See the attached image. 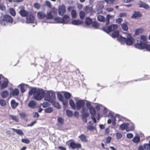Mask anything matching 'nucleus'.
Here are the masks:
<instances>
[{
  "instance_id": "0eeeda50",
  "label": "nucleus",
  "mask_w": 150,
  "mask_h": 150,
  "mask_svg": "<svg viewBox=\"0 0 150 150\" xmlns=\"http://www.w3.org/2000/svg\"><path fill=\"white\" fill-rule=\"evenodd\" d=\"M57 9L54 7L52 8L50 12L47 13L46 18L48 19H53L57 15Z\"/></svg>"
},
{
  "instance_id": "bf43d9fd",
  "label": "nucleus",
  "mask_w": 150,
  "mask_h": 150,
  "mask_svg": "<svg viewBox=\"0 0 150 150\" xmlns=\"http://www.w3.org/2000/svg\"><path fill=\"white\" fill-rule=\"evenodd\" d=\"M45 4L48 7L50 8H51L52 4L49 1H45Z\"/></svg>"
},
{
  "instance_id": "f03ea898",
  "label": "nucleus",
  "mask_w": 150,
  "mask_h": 150,
  "mask_svg": "<svg viewBox=\"0 0 150 150\" xmlns=\"http://www.w3.org/2000/svg\"><path fill=\"white\" fill-rule=\"evenodd\" d=\"M114 18V16H111L109 14L107 15L106 18V25L103 27L102 29L103 31L108 33L115 30L118 27L117 25L114 24L110 25L108 26H107L110 23V19H113Z\"/></svg>"
},
{
  "instance_id": "9d476101",
  "label": "nucleus",
  "mask_w": 150,
  "mask_h": 150,
  "mask_svg": "<svg viewBox=\"0 0 150 150\" xmlns=\"http://www.w3.org/2000/svg\"><path fill=\"white\" fill-rule=\"evenodd\" d=\"M85 104V102L83 100H80L76 101V109L79 110L84 106Z\"/></svg>"
},
{
  "instance_id": "4468645a",
  "label": "nucleus",
  "mask_w": 150,
  "mask_h": 150,
  "mask_svg": "<svg viewBox=\"0 0 150 150\" xmlns=\"http://www.w3.org/2000/svg\"><path fill=\"white\" fill-rule=\"evenodd\" d=\"M19 13L23 17H27L28 15L29 12L25 10L24 8H22L19 12Z\"/></svg>"
},
{
  "instance_id": "c9c22d12",
  "label": "nucleus",
  "mask_w": 150,
  "mask_h": 150,
  "mask_svg": "<svg viewBox=\"0 0 150 150\" xmlns=\"http://www.w3.org/2000/svg\"><path fill=\"white\" fill-rule=\"evenodd\" d=\"M8 85V80L4 81L1 86V88L4 89L6 88Z\"/></svg>"
},
{
  "instance_id": "c85d7f7f",
  "label": "nucleus",
  "mask_w": 150,
  "mask_h": 150,
  "mask_svg": "<svg viewBox=\"0 0 150 150\" xmlns=\"http://www.w3.org/2000/svg\"><path fill=\"white\" fill-rule=\"evenodd\" d=\"M132 141L133 142L137 144L140 141V138L139 136H135L133 138Z\"/></svg>"
},
{
  "instance_id": "a878e982",
  "label": "nucleus",
  "mask_w": 150,
  "mask_h": 150,
  "mask_svg": "<svg viewBox=\"0 0 150 150\" xmlns=\"http://www.w3.org/2000/svg\"><path fill=\"white\" fill-rule=\"evenodd\" d=\"M89 112L91 116H95L96 112V111L93 107L90 108H89Z\"/></svg>"
},
{
  "instance_id": "a211bd4d",
  "label": "nucleus",
  "mask_w": 150,
  "mask_h": 150,
  "mask_svg": "<svg viewBox=\"0 0 150 150\" xmlns=\"http://www.w3.org/2000/svg\"><path fill=\"white\" fill-rule=\"evenodd\" d=\"M142 14L138 11H134V13L132 16L131 17L135 18H139L142 16Z\"/></svg>"
},
{
  "instance_id": "79ce46f5",
  "label": "nucleus",
  "mask_w": 150,
  "mask_h": 150,
  "mask_svg": "<svg viewBox=\"0 0 150 150\" xmlns=\"http://www.w3.org/2000/svg\"><path fill=\"white\" fill-rule=\"evenodd\" d=\"M45 112L47 113H50L53 111V109L52 108L49 107L44 110Z\"/></svg>"
},
{
  "instance_id": "dca6fc26",
  "label": "nucleus",
  "mask_w": 150,
  "mask_h": 150,
  "mask_svg": "<svg viewBox=\"0 0 150 150\" xmlns=\"http://www.w3.org/2000/svg\"><path fill=\"white\" fill-rule=\"evenodd\" d=\"M79 138L82 142L87 143L88 140L86 136L83 134H82L79 136Z\"/></svg>"
},
{
  "instance_id": "58836bf2",
  "label": "nucleus",
  "mask_w": 150,
  "mask_h": 150,
  "mask_svg": "<svg viewBox=\"0 0 150 150\" xmlns=\"http://www.w3.org/2000/svg\"><path fill=\"white\" fill-rule=\"evenodd\" d=\"M9 12L10 14L12 16H14L16 15V13L15 10L12 8H10L9 9Z\"/></svg>"
},
{
  "instance_id": "8fccbe9b",
  "label": "nucleus",
  "mask_w": 150,
  "mask_h": 150,
  "mask_svg": "<svg viewBox=\"0 0 150 150\" xmlns=\"http://www.w3.org/2000/svg\"><path fill=\"white\" fill-rule=\"evenodd\" d=\"M21 141L23 143L26 144H28L30 142V141L29 140L25 138L22 139Z\"/></svg>"
},
{
  "instance_id": "052dcab7",
  "label": "nucleus",
  "mask_w": 150,
  "mask_h": 150,
  "mask_svg": "<svg viewBox=\"0 0 150 150\" xmlns=\"http://www.w3.org/2000/svg\"><path fill=\"white\" fill-rule=\"evenodd\" d=\"M126 136L127 138H132L133 137V134L131 133H127L126 135Z\"/></svg>"
},
{
  "instance_id": "412c9836",
  "label": "nucleus",
  "mask_w": 150,
  "mask_h": 150,
  "mask_svg": "<svg viewBox=\"0 0 150 150\" xmlns=\"http://www.w3.org/2000/svg\"><path fill=\"white\" fill-rule=\"evenodd\" d=\"M83 21L80 20H73L71 22L72 24L74 25H79L82 23Z\"/></svg>"
},
{
  "instance_id": "f8f14e48",
  "label": "nucleus",
  "mask_w": 150,
  "mask_h": 150,
  "mask_svg": "<svg viewBox=\"0 0 150 150\" xmlns=\"http://www.w3.org/2000/svg\"><path fill=\"white\" fill-rule=\"evenodd\" d=\"M138 4L139 7L143 8L147 10H149L150 8L149 6L143 1H140Z\"/></svg>"
},
{
  "instance_id": "9b49d317",
  "label": "nucleus",
  "mask_w": 150,
  "mask_h": 150,
  "mask_svg": "<svg viewBox=\"0 0 150 150\" xmlns=\"http://www.w3.org/2000/svg\"><path fill=\"white\" fill-rule=\"evenodd\" d=\"M58 9V13L61 16H62L66 11V7L64 4L59 6Z\"/></svg>"
},
{
  "instance_id": "864d4df0",
  "label": "nucleus",
  "mask_w": 150,
  "mask_h": 150,
  "mask_svg": "<svg viewBox=\"0 0 150 150\" xmlns=\"http://www.w3.org/2000/svg\"><path fill=\"white\" fill-rule=\"evenodd\" d=\"M57 121L58 122L61 124H62L64 123V120L63 118L61 117H58L57 119Z\"/></svg>"
},
{
  "instance_id": "f257e3e1",
  "label": "nucleus",
  "mask_w": 150,
  "mask_h": 150,
  "mask_svg": "<svg viewBox=\"0 0 150 150\" xmlns=\"http://www.w3.org/2000/svg\"><path fill=\"white\" fill-rule=\"evenodd\" d=\"M28 94L30 96L33 94V97L35 100H40L45 96V92L42 89L33 88L30 90Z\"/></svg>"
},
{
  "instance_id": "cd10ccee",
  "label": "nucleus",
  "mask_w": 150,
  "mask_h": 150,
  "mask_svg": "<svg viewBox=\"0 0 150 150\" xmlns=\"http://www.w3.org/2000/svg\"><path fill=\"white\" fill-rule=\"evenodd\" d=\"M1 95L3 98H6L9 95V92L7 91H3L1 93Z\"/></svg>"
},
{
  "instance_id": "603ef678",
  "label": "nucleus",
  "mask_w": 150,
  "mask_h": 150,
  "mask_svg": "<svg viewBox=\"0 0 150 150\" xmlns=\"http://www.w3.org/2000/svg\"><path fill=\"white\" fill-rule=\"evenodd\" d=\"M58 98L59 100L63 101L64 100L63 97L62 95L60 93H58L57 95Z\"/></svg>"
},
{
  "instance_id": "ddd939ff",
  "label": "nucleus",
  "mask_w": 150,
  "mask_h": 150,
  "mask_svg": "<svg viewBox=\"0 0 150 150\" xmlns=\"http://www.w3.org/2000/svg\"><path fill=\"white\" fill-rule=\"evenodd\" d=\"M37 15L38 18L40 20H42L47 17L46 13L42 11H40L38 12L37 13Z\"/></svg>"
},
{
  "instance_id": "4d7b16f0",
  "label": "nucleus",
  "mask_w": 150,
  "mask_h": 150,
  "mask_svg": "<svg viewBox=\"0 0 150 150\" xmlns=\"http://www.w3.org/2000/svg\"><path fill=\"white\" fill-rule=\"evenodd\" d=\"M134 127L133 126H131L130 127H127V128L126 129L127 132H129L130 131H132L134 130Z\"/></svg>"
},
{
  "instance_id": "774afa93",
  "label": "nucleus",
  "mask_w": 150,
  "mask_h": 150,
  "mask_svg": "<svg viewBox=\"0 0 150 150\" xmlns=\"http://www.w3.org/2000/svg\"><path fill=\"white\" fill-rule=\"evenodd\" d=\"M58 148L60 150H66V148L62 146H59Z\"/></svg>"
},
{
  "instance_id": "4c0bfd02",
  "label": "nucleus",
  "mask_w": 150,
  "mask_h": 150,
  "mask_svg": "<svg viewBox=\"0 0 150 150\" xmlns=\"http://www.w3.org/2000/svg\"><path fill=\"white\" fill-rule=\"evenodd\" d=\"M71 14L72 18H75L77 16V13L75 10H71Z\"/></svg>"
},
{
  "instance_id": "473e14b6",
  "label": "nucleus",
  "mask_w": 150,
  "mask_h": 150,
  "mask_svg": "<svg viewBox=\"0 0 150 150\" xmlns=\"http://www.w3.org/2000/svg\"><path fill=\"white\" fill-rule=\"evenodd\" d=\"M144 31V29L142 28H140L137 29L135 31V34L138 35L142 33Z\"/></svg>"
},
{
  "instance_id": "6ab92c4d",
  "label": "nucleus",
  "mask_w": 150,
  "mask_h": 150,
  "mask_svg": "<svg viewBox=\"0 0 150 150\" xmlns=\"http://www.w3.org/2000/svg\"><path fill=\"white\" fill-rule=\"evenodd\" d=\"M11 105L12 108L15 109L18 105V103L16 102L15 100L12 99L11 101Z\"/></svg>"
},
{
  "instance_id": "4be33fe9",
  "label": "nucleus",
  "mask_w": 150,
  "mask_h": 150,
  "mask_svg": "<svg viewBox=\"0 0 150 150\" xmlns=\"http://www.w3.org/2000/svg\"><path fill=\"white\" fill-rule=\"evenodd\" d=\"M50 103H51L52 105L56 108L59 109L60 108V105L58 102L55 101V100H53L52 101V102H50Z\"/></svg>"
},
{
  "instance_id": "f3484780",
  "label": "nucleus",
  "mask_w": 150,
  "mask_h": 150,
  "mask_svg": "<svg viewBox=\"0 0 150 150\" xmlns=\"http://www.w3.org/2000/svg\"><path fill=\"white\" fill-rule=\"evenodd\" d=\"M37 103L36 101L31 100L28 103V105L31 108H36Z\"/></svg>"
},
{
  "instance_id": "5fc2aeb1",
  "label": "nucleus",
  "mask_w": 150,
  "mask_h": 150,
  "mask_svg": "<svg viewBox=\"0 0 150 150\" xmlns=\"http://www.w3.org/2000/svg\"><path fill=\"white\" fill-rule=\"evenodd\" d=\"M117 0H105V1L107 3L109 4H113L115 3V1Z\"/></svg>"
},
{
  "instance_id": "0e129e2a",
  "label": "nucleus",
  "mask_w": 150,
  "mask_h": 150,
  "mask_svg": "<svg viewBox=\"0 0 150 150\" xmlns=\"http://www.w3.org/2000/svg\"><path fill=\"white\" fill-rule=\"evenodd\" d=\"M140 39L143 41H145L146 39V36L144 35H142L140 36Z\"/></svg>"
},
{
  "instance_id": "a18cd8bd",
  "label": "nucleus",
  "mask_w": 150,
  "mask_h": 150,
  "mask_svg": "<svg viewBox=\"0 0 150 150\" xmlns=\"http://www.w3.org/2000/svg\"><path fill=\"white\" fill-rule=\"evenodd\" d=\"M33 6L35 8L38 9L40 8L41 5L39 3L36 2L34 4Z\"/></svg>"
},
{
  "instance_id": "e2e57ef3",
  "label": "nucleus",
  "mask_w": 150,
  "mask_h": 150,
  "mask_svg": "<svg viewBox=\"0 0 150 150\" xmlns=\"http://www.w3.org/2000/svg\"><path fill=\"white\" fill-rule=\"evenodd\" d=\"M19 114L21 117L23 118H24L26 116V115L25 113L24 112H22L21 113H19Z\"/></svg>"
},
{
  "instance_id": "2f4dec72",
  "label": "nucleus",
  "mask_w": 150,
  "mask_h": 150,
  "mask_svg": "<svg viewBox=\"0 0 150 150\" xmlns=\"http://www.w3.org/2000/svg\"><path fill=\"white\" fill-rule=\"evenodd\" d=\"M19 93V91L16 88H15L13 91L12 94L13 96H18Z\"/></svg>"
},
{
  "instance_id": "09e8293b",
  "label": "nucleus",
  "mask_w": 150,
  "mask_h": 150,
  "mask_svg": "<svg viewBox=\"0 0 150 150\" xmlns=\"http://www.w3.org/2000/svg\"><path fill=\"white\" fill-rule=\"evenodd\" d=\"M112 138L111 137L108 136L105 138V144H109L110 143Z\"/></svg>"
},
{
  "instance_id": "20e7f679",
  "label": "nucleus",
  "mask_w": 150,
  "mask_h": 150,
  "mask_svg": "<svg viewBox=\"0 0 150 150\" xmlns=\"http://www.w3.org/2000/svg\"><path fill=\"white\" fill-rule=\"evenodd\" d=\"M13 19L10 15L5 14L2 18L0 19V24L3 26H5L7 25L8 23H12Z\"/></svg>"
},
{
  "instance_id": "b1692460",
  "label": "nucleus",
  "mask_w": 150,
  "mask_h": 150,
  "mask_svg": "<svg viewBox=\"0 0 150 150\" xmlns=\"http://www.w3.org/2000/svg\"><path fill=\"white\" fill-rule=\"evenodd\" d=\"M11 129L16 132L17 134L20 136H23L24 135V133L22 131L19 129H16L14 128H12Z\"/></svg>"
},
{
  "instance_id": "3c124183",
  "label": "nucleus",
  "mask_w": 150,
  "mask_h": 150,
  "mask_svg": "<svg viewBox=\"0 0 150 150\" xmlns=\"http://www.w3.org/2000/svg\"><path fill=\"white\" fill-rule=\"evenodd\" d=\"M0 105L2 106H4L6 105V102L3 99H0Z\"/></svg>"
},
{
  "instance_id": "423d86ee",
  "label": "nucleus",
  "mask_w": 150,
  "mask_h": 150,
  "mask_svg": "<svg viewBox=\"0 0 150 150\" xmlns=\"http://www.w3.org/2000/svg\"><path fill=\"white\" fill-rule=\"evenodd\" d=\"M44 100L50 102H52L53 100H55V95L54 92L51 91L47 92L45 96Z\"/></svg>"
},
{
  "instance_id": "5701e85b",
  "label": "nucleus",
  "mask_w": 150,
  "mask_h": 150,
  "mask_svg": "<svg viewBox=\"0 0 150 150\" xmlns=\"http://www.w3.org/2000/svg\"><path fill=\"white\" fill-rule=\"evenodd\" d=\"M87 129L89 131H93L95 130H96V125L93 126L92 125H88L86 127Z\"/></svg>"
},
{
  "instance_id": "de8ad7c7",
  "label": "nucleus",
  "mask_w": 150,
  "mask_h": 150,
  "mask_svg": "<svg viewBox=\"0 0 150 150\" xmlns=\"http://www.w3.org/2000/svg\"><path fill=\"white\" fill-rule=\"evenodd\" d=\"M144 150H150V144H144Z\"/></svg>"
},
{
  "instance_id": "69168bd1",
  "label": "nucleus",
  "mask_w": 150,
  "mask_h": 150,
  "mask_svg": "<svg viewBox=\"0 0 150 150\" xmlns=\"http://www.w3.org/2000/svg\"><path fill=\"white\" fill-rule=\"evenodd\" d=\"M20 88L21 91L22 93H23L25 91V89L24 86H21Z\"/></svg>"
},
{
  "instance_id": "7ed1b4c3",
  "label": "nucleus",
  "mask_w": 150,
  "mask_h": 150,
  "mask_svg": "<svg viewBox=\"0 0 150 150\" xmlns=\"http://www.w3.org/2000/svg\"><path fill=\"white\" fill-rule=\"evenodd\" d=\"M118 40L122 44H124L125 43L128 45H132L134 41V40L133 37L130 35L126 38L122 36L118 38Z\"/></svg>"
},
{
  "instance_id": "49530a36",
  "label": "nucleus",
  "mask_w": 150,
  "mask_h": 150,
  "mask_svg": "<svg viewBox=\"0 0 150 150\" xmlns=\"http://www.w3.org/2000/svg\"><path fill=\"white\" fill-rule=\"evenodd\" d=\"M116 138L117 139H120L122 137V134L120 132H117L116 133Z\"/></svg>"
},
{
  "instance_id": "338daca9",
  "label": "nucleus",
  "mask_w": 150,
  "mask_h": 150,
  "mask_svg": "<svg viewBox=\"0 0 150 150\" xmlns=\"http://www.w3.org/2000/svg\"><path fill=\"white\" fill-rule=\"evenodd\" d=\"M122 19L120 18H119L116 19V21L118 23H120L122 21Z\"/></svg>"
},
{
  "instance_id": "e433bc0d",
  "label": "nucleus",
  "mask_w": 150,
  "mask_h": 150,
  "mask_svg": "<svg viewBox=\"0 0 150 150\" xmlns=\"http://www.w3.org/2000/svg\"><path fill=\"white\" fill-rule=\"evenodd\" d=\"M79 16L80 18L82 19L83 20L85 16V12L83 11H81L79 12Z\"/></svg>"
},
{
  "instance_id": "2eb2a0df",
  "label": "nucleus",
  "mask_w": 150,
  "mask_h": 150,
  "mask_svg": "<svg viewBox=\"0 0 150 150\" xmlns=\"http://www.w3.org/2000/svg\"><path fill=\"white\" fill-rule=\"evenodd\" d=\"M129 124L128 123H123L121 124L119 127V129L121 130H126L127 129L128 127Z\"/></svg>"
},
{
  "instance_id": "1a4fd4ad",
  "label": "nucleus",
  "mask_w": 150,
  "mask_h": 150,
  "mask_svg": "<svg viewBox=\"0 0 150 150\" xmlns=\"http://www.w3.org/2000/svg\"><path fill=\"white\" fill-rule=\"evenodd\" d=\"M26 17V22L27 23H33L34 22L35 18L33 13H29Z\"/></svg>"
},
{
  "instance_id": "aec40b11",
  "label": "nucleus",
  "mask_w": 150,
  "mask_h": 150,
  "mask_svg": "<svg viewBox=\"0 0 150 150\" xmlns=\"http://www.w3.org/2000/svg\"><path fill=\"white\" fill-rule=\"evenodd\" d=\"M63 23H68L69 21L70 18L69 16L67 15H65L62 18Z\"/></svg>"
},
{
  "instance_id": "680f3d73",
  "label": "nucleus",
  "mask_w": 150,
  "mask_h": 150,
  "mask_svg": "<svg viewBox=\"0 0 150 150\" xmlns=\"http://www.w3.org/2000/svg\"><path fill=\"white\" fill-rule=\"evenodd\" d=\"M127 14L125 13H120L119 16L121 17H126Z\"/></svg>"
},
{
  "instance_id": "7c9ffc66",
  "label": "nucleus",
  "mask_w": 150,
  "mask_h": 150,
  "mask_svg": "<svg viewBox=\"0 0 150 150\" xmlns=\"http://www.w3.org/2000/svg\"><path fill=\"white\" fill-rule=\"evenodd\" d=\"M92 23L91 19L88 17H87L85 19V23L86 25H89Z\"/></svg>"
},
{
  "instance_id": "c03bdc74",
  "label": "nucleus",
  "mask_w": 150,
  "mask_h": 150,
  "mask_svg": "<svg viewBox=\"0 0 150 150\" xmlns=\"http://www.w3.org/2000/svg\"><path fill=\"white\" fill-rule=\"evenodd\" d=\"M71 95L70 93L68 92H65L64 93V96L67 99H69L71 97Z\"/></svg>"
},
{
  "instance_id": "f704fd0d",
  "label": "nucleus",
  "mask_w": 150,
  "mask_h": 150,
  "mask_svg": "<svg viewBox=\"0 0 150 150\" xmlns=\"http://www.w3.org/2000/svg\"><path fill=\"white\" fill-rule=\"evenodd\" d=\"M9 117L12 120H14L16 122H17L19 121L18 118L16 116L9 115Z\"/></svg>"
},
{
  "instance_id": "39448f33",
  "label": "nucleus",
  "mask_w": 150,
  "mask_h": 150,
  "mask_svg": "<svg viewBox=\"0 0 150 150\" xmlns=\"http://www.w3.org/2000/svg\"><path fill=\"white\" fill-rule=\"evenodd\" d=\"M135 48L141 50L145 49L147 50L150 51V45L147 44L146 42H143L141 41L140 43H137L134 44Z\"/></svg>"
},
{
  "instance_id": "6e6d98bb",
  "label": "nucleus",
  "mask_w": 150,
  "mask_h": 150,
  "mask_svg": "<svg viewBox=\"0 0 150 150\" xmlns=\"http://www.w3.org/2000/svg\"><path fill=\"white\" fill-rule=\"evenodd\" d=\"M50 104L47 102H44L42 104V106L44 108H47V107L49 106Z\"/></svg>"
},
{
  "instance_id": "6e6552de",
  "label": "nucleus",
  "mask_w": 150,
  "mask_h": 150,
  "mask_svg": "<svg viewBox=\"0 0 150 150\" xmlns=\"http://www.w3.org/2000/svg\"><path fill=\"white\" fill-rule=\"evenodd\" d=\"M68 142H70L69 145V147H71L72 149L81 148V144L79 143H76L73 139H70Z\"/></svg>"
},
{
  "instance_id": "bb28decb",
  "label": "nucleus",
  "mask_w": 150,
  "mask_h": 150,
  "mask_svg": "<svg viewBox=\"0 0 150 150\" xmlns=\"http://www.w3.org/2000/svg\"><path fill=\"white\" fill-rule=\"evenodd\" d=\"M119 35V32L118 30L114 31L112 34V37L113 38H117Z\"/></svg>"
},
{
  "instance_id": "13d9d810",
  "label": "nucleus",
  "mask_w": 150,
  "mask_h": 150,
  "mask_svg": "<svg viewBox=\"0 0 150 150\" xmlns=\"http://www.w3.org/2000/svg\"><path fill=\"white\" fill-rule=\"evenodd\" d=\"M89 115V113L88 112H85L83 113L82 115L83 119L84 118H86L87 117H88Z\"/></svg>"
},
{
  "instance_id": "a19ab883",
  "label": "nucleus",
  "mask_w": 150,
  "mask_h": 150,
  "mask_svg": "<svg viewBox=\"0 0 150 150\" xmlns=\"http://www.w3.org/2000/svg\"><path fill=\"white\" fill-rule=\"evenodd\" d=\"M67 115L69 117H71L73 115V112L69 110H67L66 111Z\"/></svg>"
},
{
  "instance_id": "393cba45",
  "label": "nucleus",
  "mask_w": 150,
  "mask_h": 150,
  "mask_svg": "<svg viewBox=\"0 0 150 150\" xmlns=\"http://www.w3.org/2000/svg\"><path fill=\"white\" fill-rule=\"evenodd\" d=\"M69 104L70 106L73 109H76V105L74 103V102L72 99H70L69 100Z\"/></svg>"
},
{
  "instance_id": "37998d69",
  "label": "nucleus",
  "mask_w": 150,
  "mask_h": 150,
  "mask_svg": "<svg viewBox=\"0 0 150 150\" xmlns=\"http://www.w3.org/2000/svg\"><path fill=\"white\" fill-rule=\"evenodd\" d=\"M121 27L123 30L125 31H127L128 29L127 25L125 23L122 24Z\"/></svg>"
},
{
  "instance_id": "72a5a7b5",
  "label": "nucleus",
  "mask_w": 150,
  "mask_h": 150,
  "mask_svg": "<svg viewBox=\"0 0 150 150\" xmlns=\"http://www.w3.org/2000/svg\"><path fill=\"white\" fill-rule=\"evenodd\" d=\"M92 26L96 29L98 28L99 26V24L96 21H94L92 22Z\"/></svg>"
},
{
  "instance_id": "ea45409f",
  "label": "nucleus",
  "mask_w": 150,
  "mask_h": 150,
  "mask_svg": "<svg viewBox=\"0 0 150 150\" xmlns=\"http://www.w3.org/2000/svg\"><path fill=\"white\" fill-rule=\"evenodd\" d=\"M54 19L55 20V21L58 23H63V20L62 19V18H61L60 17H55L54 18Z\"/></svg>"
},
{
  "instance_id": "c756f323",
  "label": "nucleus",
  "mask_w": 150,
  "mask_h": 150,
  "mask_svg": "<svg viewBox=\"0 0 150 150\" xmlns=\"http://www.w3.org/2000/svg\"><path fill=\"white\" fill-rule=\"evenodd\" d=\"M97 18L98 20L100 22H105V18L103 16L99 15L98 16Z\"/></svg>"
}]
</instances>
